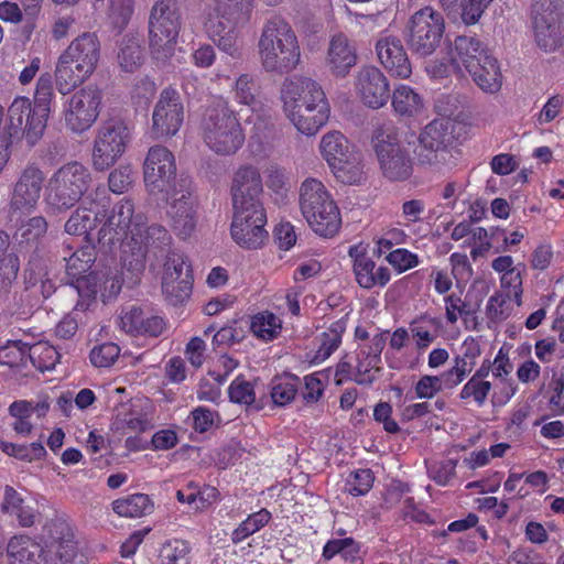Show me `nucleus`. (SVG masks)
<instances>
[{"mask_svg":"<svg viewBox=\"0 0 564 564\" xmlns=\"http://www.w3.org/2000/svg\"><path fill=\"white\" fill-rule=\"evenodd\" d=\"M122 282L115 272L90 273L80 281L79 292L87 289L88 296L100 294L104 302L115 299L121 291Z\"/></svg>","mask_w":564,"mask_h":564,"instance_id":"33","label":"nucleus"},{"mask_svg":"<svg viewBox=\"0 0 564 564\" xmlns=\"http://www.w3.org/2000/svg\"><path fill=\"white\" fill-rule=\"evenodd\" d=\"M119 326L129 335L158 337L165 329V322L161 316L152 315L140 307L132 306L122 311L119 317Z\"/></svg>","mask_w":564,"mask_h":564,"instance_id":"29","label":"nucleus"},{"mask_svg":"<svg viewBox=\"0 0 564 564\" xmlns=\"http://www.w3.org/2000/svg\"><path fill=\"white\" fill-rule=\"evenodd\" d=\"M11 564H50L56 563L44 545L26 535L14 536L8 544Z\"/></svg>","mask_w":564,"mask_h":564,"instance_id":"30","label":"nucleus"},{"mask_svg":"<svg viewBox=\"0 0 564 564\" xmlns=\"http://www.w3.org/2000/svg\"><path fill=\"white\" fill-rule=\"evenodd\" d=\"M133 138V127L121 119L102 122L96 130L91 165L97 172H105L113 166L126 153Z\"/></svg>","mask_w":564,"mask_h":564,"instance_id":"12","label":"nucleus"},{"mask_svg":"<svg viewBox=\"0 0 564 564\" xmlns=\"http://www.w3.org/2000/svg\"><path fill=\"white\" fill-rule=\"evenodd\" d=\"M181 31V15L171 0L158 1L149 20V45L156 61L165 62L175 53Z\"/></svg>","mask_w":564,"mask_h":564,"instance_id":"11","label":"nucleus"},{"mask_svg":"<svg viewBox=\"0 0 564 564\" xmlns=\"http://www.w3.org/2000/svg\"><path fill=\"white\" fill-rule=\"evenodd\" d=\"M91 174L83 163L73 161L59 166L48 178L46 203L58 212L73 207L87 192Z\"/></svg>","mask_w":564,"mask_h":564,"instance_id":"9","label":"nucleus"},{"mask_svg":"<svg viewBox=\"0 0 564 564\" xmlns=\"http://www.w3.org/2000/svg\"><path fill=\"white\" fill-rule=\"evenodd\" d=\"M120 355V348L115 343H105L95 346L90 351V361L95 367L108 368L115 364Z\"/></svg>","mask_w":564,"mask_h":564,"instance_id":"57","label":"nucleus"},{"mask_svg":"<svg viewBox=\"0 0 564 564\" xmlns=\"http://www.w3.org/2000/svg\"><path fill=\"white\" fill-rule=\"evenodd\" d=\"M373 149L383 176L390 181H405L413 171L409 150L402 144L399 129L392 123L378 128Z\"/></svg>","mask_w":564,"mask_h":564,"instance_id":"10","label":"nucleus"},{"mask_svg":"<svg viewBox=\"0 0 564 564\" xmlns=\"http://www.w3.org/2000/svg\"><path fill=\"white\" fill-rule=\"evenodd\" d=\"M376 52L381 65L391 76L409 78L412 66L402 41L394 36L381 35L376 43Z\"/></svg>","mask_w":564,"mask_h":564,"instance_id":"24","label":"nucleus"},{"mask_svg":"<svg viewBox=\"0 0 564 564\" xmlns=\"http://www.w3.org/2000/svg\"><path fill=\"white\" fill-rule=\"evenodd\" d=\"M380 360L373 357L361 356L357 351V364L355 367V381L359 384L373 382L380 371Z\"/></svg>","mask_w":564,"mask_h":564,"instance_id":"54","label":"nucleus"},{"mask_svg":"<svg viewBox=\"0 0 564 564\" xmlns=\"http://www.w3.org/2000/svg\"><path fill=\"white\" fill-rule=\"evenodd\" d=\"M66 261V272L69 276L78 280V283L83 279L82 275L86 273L96 259L95 248L91 245H86L75 252H73L68 258H64ZM80 284H78V288Z\"/></svg>","mask_w":564,"mask_h":564,"instance_id":"45","label":"nucleus"},{"mask_svg":"<svg viewBox=\"0 0 564 564\" xmlns=\"http://www.w3.org/2000/svg\"><path fill=\"white\" fill-rule=\"evenodd\" d=\"M449 140L448 122L433 120L421 131L417 145L413 152L420 165H437L446 154V145Z\"/></svg>","mask_w":564,"mask_h":564,"instance_id":"20","label":"nucleus"},{"mask_svg":"<svg viewBox=\"0 0 564 564\" xmlns=\"http://www.w3.org/2000/svg\"><path fill=\"white\" fill-rule=\"evenodd\" d=\"M189 545L184 540H170L160 550L162 564H188Z\"/></svg>","mask_w":564,"mask_h":564,"instance_id":"50","label":"nucleus"},{"mask_svg":"<svg viewBox=\"0 0 564 564\" xmlns=\"http://www.w3.org/2000/svg\"><path fill=\"white\" fill-rule=\"evenodd\" d=\"M326 66L336 77H345L357 63L356 47L343 34H334L328 43Z\"/></svg>","mask_w":564,"mask_h":564,"instance_id":"27","label":"nucleus"},{"mask_svg":"<svg viewBox=\"0 0 564 564\" xmlns=\"http://www.w3.org/2000/svg\"><path fill=\"white\" fill-rule=\"evenodd\" d=\"M229 398L232 402L249 405L254 402L256 393L252 384L238 377L229 386Z\"/></svg>","mask_w":564,"mask_h":564,"instance_id":"62","label":"nucleus"},{"mask_svg":"<svg viewBox=\"0 0 564 564\" xmlns=\"http://www.w3.org/2000/svg\"><path fill=\"white\" fill-rule=\"evenodd\" d=\"M178 180L174 154L163 145L151 147L143 161V181L148 192L152 195L167 194Z\"/></svg>","mask_w":564,"mask_h":564,"instance_id":"17","label":"nucleus"},{"mask_svg":"<svg viewBox=\"0 0 564 564\" xmlns=\"http://www.w3.org/2000/svg\"><path fill=\"white\" fill-rule=\"evenodd\" d=\"M230 194L232 206L263 204V183L258 167L251 164L240 165L234 172Z\"/></svg>","mask_w":564,"mask_h":564,"instance_id":"23","label":"nucleus"},{"mask_svg":"<svg viewBox=\"0 0 564 564\" xmlns=\"http://www.w3.org/2000/svg\"><path fill=\"white\" fill-rule=\"evenodd\" d=\"M373 485V475L370 469H358L351 474L347 481V491L355 497L366 495Z\"/></svg>","mask_w":564,"mask_h":564,"instance_id":"63","label":"nucleus"},{"mask_svg":"<svg viewBox=\"0 0 564 564\" xmlns=\"http://www.w3.org/2000/svg\"><path fill=\"white\" fill-rule=\"evenodd\" d=\"M409 44L421 56L433 54L440 46L444 31V19L431 7L414 12L408 23Z\"/></svg>","mask_w":564,"mask_h":564,"instance_id":"16","label":"nucleus"},{"mask_svg":"<svg viewBox=\"0 0 564 564\" xmlns=\"http://www.w3.org/2000/svg\"><path fill=\"white\" fill-rule=\"evenodd\" d=\"M299 204L304 219L315 234L329 238L338 232L341 226L339 208L319 180L308 177L303 181Z\"/></svg>","mask_w":564,"mask_h":564,"instance_id":"6","label":"nucleus"},{"mask_svg":"<svg viewBox=\"0 0 564 564\" xmlns=\"http://www.w3.org/2000/svg\"><path fill=\"white\" fill-rule=\"evenodd\" d=\"M54 99V91L50 74L40 76L34 94L35 108L32 117L26 123L28 142L34 144L42 135L51 111V104Z\"/></svg>","mask_w":564,"mask_h":564,"instance_id":"26","label":"nucleus"},{"mask_svg":"<svg viewBox=\"0 0 564 564\" xmlns=\"http://www.w3.org/2000/svg\"><path fill=\"white\" fill-rule=\"evenodd\" d=\"M191 267L183 254L169 253L163 267L162 291L172 302L187 299L192 291Z\"/></svg>","mask_w":564,"mask_h":564,"instance_id":"21","label":"nucleus"},{"mask_svg":"<svg viewBox=\"0 0 564 564\" xmlns=\"http://www.w3.org/2000/svg\"><path fill=\"white\" fill-rule=\"evenodd\" d=\"M281 99L286 117L305 135H314L328 121L330 107L322 86L310 77L285 79Z\"/></svg>","mask_w":564,"mask_h":564,"instance_id":"2","label":"nucleus"},{"mask_svg":"<svg viewBox=\"0 0 564 564\" xmlns=\"http://www.w3.org/2000/svg\"><path fill=\"white\" fill-rule=\"evenodd\" d=\"M47 231V221L43 216H34L23 221L15 232L21 242H35Z\"/></svg>","mask_w":564,"mask_h":564,"instance_id":"52","label":"nucleus"},{"mask_svg":"<svg viewBox=\"0 0 564 564\" xmlns=\"http://www.w3.org/2000/svg\"><path fill=\"white\" fill-rule=\"evenodd\" d=\"M135 178V171L131 163L119 164L108 176L109 189L115 194L128 192Z\"/></svg>","mask_w":564,"mask_h":564,"instance_id":"49","label":"nucleus"},{"mask_svg":"<svg viewBox=\"0 0 564 564\" xmlns=\"http://www.w3.org/2000/svg\"><path fill=\"white\" fill-rule=\"evenodd\" d=\"M105 216V205L89 200L87 197L65 223V231L69 235L88 238L98 225L104 224Z\"/></svg>","mask_w":564,"mask_h":564,"instance_id":"28","label":"nucleus"},{"mask_svg":"<svg viewBox=\"0 0 564 564\" xmlns=\"http://www.w3.org/2000/svg\"><path fill=\"white\" fill-rule=\"evenodd\" d=\"M102 91L96 85H87L74 93L64 104L65 126L74 133L87 131L98 119Z\"/></svg>","mask_w":564,"mask_h":564,"instance_id":"15","label":"nucleus"},{"mask_svg":"<svg viewBox=\"0 0 564 564\" xmlns=\"http://www.w3.org/2000/svg\"><path fill=\"white\" fill-rule=\"evenodd\" d=\"M97 235L102 242L122 241V264L135 276L143 272L148 252L151 249H163L172 240L163 226H147L144 214L135 213L134 204L128 198L116 204L110 214L106 212Z\"/></svg>","mask_w":564,"mask_h":564,"instance_id":"1","label":"nucleus"},{"mask_svg":"<svg viewBox=\"0 0 564 564\" xmlns=\"http://www.w3.org/2000/svg\"><path fill=\"white\" fill-rule=\"evenodd\" d=\"M0 509L4 516L17 521L18 525L22 528H30L34 525L40 517L39 511L28 503L11 486L4 487Z\"/></svg>","mask_w":564,"mask_h":564,"instance_id":"31","label":"nucleus"},{"mask_svg":"<svg viewBox=\"0 0 564 564\" xmlns=\"http://www.w3.org/2000/svg\"><path fill=\"white\" fill-rule=\"evenodd\" d=\"M330 170L334 176L344 184H358L365 177L362 155L357 150L350 152Z\"/></svg>","mask_w":564,"mask_h":564,"instance_id":"39","label":"nucleus"},{"mask_svg":"<svg viewBox=\"0 0 564 564\" xmlns=\"http://www.w3.org/2000/svg\"><path fill=\"white\" fill-rule=\"evenodd\" d=\"M392 107L397 113L413 117L422 112L424 100L412 87L401 84L392 93Z\"/></svg>","mask_w":564,"mask_h":564,"instance_id":"37","label":"nucleus"},{"mask_svg":"<svg viewBox=\"0 0 564 564\" xmlns=\"http://www.w3.org/2000/svg\"><path fill=\"white\" fill-rule=\"evenodd\" d=\"M118 62L122 70L132 73L144 61L142 39L138 35H127L119 44Z\"/></svg>","mask_w":564,"mask_h":564,"instance_id":"38","label":"nucleus"},{"mask_svg":"<svg viewBox=\"0 0 564 564\" xmlns=\"http://www.w3.org/2000/svg\"><path fill=\"white\" fill-rule=\"evenodd\" d=\"M28 361L40 371H48L54 369L59 359L56 348L47 341H39L29 347Z\"/></svg>","mask_w":564,"mask_h":564,"instance_id":"46","label":"nucleus"},{"mask_svg":"<svg viewBox=\"0 0 564 564\" xmlns=\"http://www.w3.org/2000/svg\"><path fill=\"white\" fill-rule=\"evenodd\" d=\"M206 147L218 155H232L245 143V132L236 112L226 101L207 108L200 124Z\"/></svg>","mask_w":564,"mask_h":564,"instance_id":"8","label":"nucleus"},{"mask_svg":"<svg viewBox=\"0 0 564 564\" xmlns=\"http://www.w3.org/2000/svg\"><path fill=\"white\" fill-rule=\"evenodd\" d=\"M113 511L126 518H140L152 512L153 503L144 494H133L112 502Z\"/></svg>","mask_w":564,"mask_h":564,"instance_id":"41","label":"nucleus"},{"mask_svg":"<svg viewBox=\"0 0 564 564\" xmlns=\"http://www.w3.org/2000/svg\"><path fill=\"white\" fill-rule=\"evenodd\" d=\"M475 366L462 358L459 355L454 357L453 366L443 372L446 388H454L474 370Z\"/></svg>","mask_w":564,"mask_h":564,"instance_id":"58","label":"nucleus"},{"mask_svg":"<svg viewBox=\"0 0 564 564\" xmlns=\"http://www.w3.org/2000/svg\"><path fill=\"white\" fill-rule=\"evenodd\" d=\"M165 202L166 220L172 231L180 239L189 238L198 223V200L194 195L192 182L180 178L165 194Z\"/></svg>","mask_w":564,"mask_h":564,"instance_id":"13","label":"nucleus"},{"mask_svg":"<svg viewBox=\"0 0 564 564\" xmlns=\"http://www.w3.org/2000/svg\"><path fill=\"white\" fill-rule=\"evenodd\" d=\"M0 448L6 454L26 462L41 459L46 454L44 446L40 442H34L29 445H18L9 442H1Z\"/></svg>","mask_w":564,"mask_h":564,"instance_id":"51","label":"nucleus"},{"mask_svg":"<svg viewBox=\"0 0 564 564\" xmlns=\"http://www.w3.org/2000/svg\"><path fill=\"white\" fill-rule=\"evenodd\" d=\"M356 150L348 139L339 131L326 132L319 142V152L329 167L339 163L346 155Z\"/></svg>","mask_w":564,"mask_h":564,"instance_id":"35","label":"nucleus"},{"mask_svg":"<svg viewBox=\"0 0 564 564\" xmlns=\"http://www.w3.org/2000/svg\"><path fill=\"white\" fill-rule=\"evenodd\" d=\"M250 330L258 339L271 341L281 334L282 319L270 311L259 312L250 319Z\"/></svg>","mask_w":564,"mask_h":564,"instance_id":"40","label":"nucleus"},{"mask_svg":"<svg viewBox=\"0 0 564 564\" xmlns=\"http://www.w3.org/2000/svg\"><path fill=\"white\" fill-rule=\"evenodd\" d=\"M445 387L443 373L441 376H422L414 386L415 395L419 399H432Z\"/></svg>","mask_w":564,"mask_h":564,"instance_id":"60","label":"nucleus"},{"mask_svg":"<svg viewBox=\"0 0 564 564\" xmlns=\"http://www.w3.org/2000/svg\"><path fill=\"white\" fill-rule=\"evenodd\" d=\"M232 209L230 234L234 241L245 249L261 248L268 239L263 204L232 206Z\"/></svg>","mask_w":564,"mask_h":564,"instance_id":"14","label":"nucleus"},{"mask_svg":"<svg viewBox=\"0 0 564 564\" xmlns=\"http://www.w3.org/2000/svg\"><path fill=\"white\" fill-rule=\"evenodd\" d=\"M444 304L446 322L451 325L456 324L460 317L471 314L469 305L456 293L445 296Z\"/></svg>","mask_w":564,"mask_h":564,"instance_id":"59","label":"nucleus"},{"mask_svg":"<svg viewBox=\"0 0 564 564\" xmlns=\"http://www.w3.org/2000/svg\"><path fill=\"white\" fill-rule=\"evenodd\" d=\"M534 39L538 46L545 52L555 51L562 43L563 33L560 18L532 20Z\"/></svg>","mask_w":564,"mask_h":564,"instance_id":"34","label":"nucleus"},{"mask_svg":"<svg viewBox=\"0 0 564 564\" xmlns=\"http://www.w3.org/2000/svg\"><path fill=\"white\" fill-rule=\"evenodd\" d=\"M386 259L399 273L415 268L420 262L416 253L403 248L391 251Z\"/></svg>","mask_w":564,"mask_h":564,"instance_id":"64","label":"nucleus"},{"mask_svg":"<svg viewBox=\"0 0 564 564\" xmlns=\"http://www.w3.org/2000/svg\"><path fill=\"white\" fill-rule=\"evenodd\" d=\"M258 54L265 72L288 74L301 61V48L293 29L283 20L273 19L262 29Z\"/></svg>","mask_w":564,"mask_h":564,"instance_id":"5","label":"nucleus"},{"mask_svg":"<svg viewBox=\"0 0 564 564\" xmlns=\"http://www.w3.org/2000/svg\"><path fill=\"white\" fill-rule=\"evenodd\" d=\"M448 56L453 69L462 76H471L475 84L485 93L495 94L501 89L502 75L498 61L478 37L457 36Z\"/></svg>","mask_w":564,"mask_h":564,"instance_id":"3","label":"nucleus"},{"mask_svg":"<svg viewBox=\"0 0 564 564\" xmlns=\"http://www.w3.org/2000/svg\"><path fill=\"white\" fill-rule=\"evenodd\" d=\"M45 174L36 163L26 164L12 185L9 200L11 217L31 214L42 196Z\"/></svg>","mask_w":564,"mask_h":564,"instance_id":"18","label":"nucleus"},{"mask_svg":"<svg viewBox=\"0 0 564 564\" xmlns=\"http://www.w3.org/2000/svg\"><path fill=\"white\" fill-rule=\"evenodd\" d=\"M31 101L26 97H17L8 109L7 124L10 139L23 131L28 139L26 123L32 117Z\"/></svg>","mask_w":564,"mask_h":564,"instance_id":"42","label":"nucleus"},{"mask_svg":"<svg viewBox=\"0 0 564 564\" xmlns=\"http://www.w3.org/2000/svg\"><path fill=\"white\" fill-rule=\"evenodd\" d=\"M271 520V513L267 509H261L248 516L231 533L234 544H239L250 535L265 527Z\"/></svg>","mask_w":564,"mask_h":564,"instance_id":"47","label":"nucleus"},{"mask_svg":"<svg viewBox=\"0 0 564 564\" xmlns=\"http://www.w3.org/2000/svg\"><path fill=\"white\" fill-rule=\"evenodd\" d=\"M357 96L372 109L383 107L390 98V85L386 75L376 66L361 67L354 82Z\"/></svg>","mask_w":564,"mask_h":564,"instance_id":"22","label":"nucleus"},{"mask_svg":"<svg viewBox=\"0 0 564 564\" xmlns=\"http://www.w3.org/2000/svg\"><path fill=\"white\" fill-rule=\"evenodd\" d=\"M29 345L21 340H10L0 347V364L9 367H25Z\"/></svg>","mask_w":564,"mask_h":564,"instance_id":"48","label":"nucleus"},{"mask_svg":"<svg viewBox=\"0 0 564 564\" xmlns=\"http://www.w3.org/2000/svg\"><path fill=\"white\" fill-rule=\"evenodd\" d=\"M184 119V108L180 94L165 88L154 106L152 113V132L155 138H170L177 133Z\"/></svg>","mask_w":564,"mask_h":564,"instance_id":"19","label":"nucleus"},{"mask_svg":"<svg viewBox=\"0 0 564 564\" xmlns=\"http://www.w3.org/2000/svg\"><path fill=\"white\" fill-rule=\"evenodd\" d=\"M492 389L490 381H480L470 378L462 388L459 398L462 400L471 399L479 408L486 403L487 397Z\"/></svg>","mask_w":564,"mask_h":564,"instance_id":"55","label":"nucleus"},{"mask_svg":"<svg viewBox=\"0 0 564 564\" xmlns=\"http://www.w3.org/2000/svg\"><path fill=\"white\" fill-rule=\"evenodd\" d=\"M232 95L234 99L238 104L251 107L253 109L257 104L256 85L253 79L247 74L240 75L232 88Z\"/></svg>","mask_w":564,"mask_h":564,"instance_id":"56","label":"nucleus"},{"mask_svg":"<svg viewBox=\"0 0 564 564\" xmlns=\"http://www.w3.org/2000/svg\"><path fill=\"white\" fill-rule=\"evenodd\" d=\"M118 431L144 432L152 427V417L141 404L132 403L129 409L123 408L116 416Z\"/></svg>","mask_w":564,"mask_h":564,"instance_id":"36","label":"nucleus"},{"mask_svg":"<svg viewBox=\"0 0 564 564\" xmlns=\"http://www.w3.org/2000/svg\"><path fill=\"white\" fill-rule=\"evenodd\" d=\"M346 329V323L343 319L334 322L321 336V344L313 361L321 364L325 361L340 345L341 336Z\"/></svg>","mask_w":564,"mask_h":564,"instance_id":"43","label":"nucleus"},{"mask_svg":"<svg viewBox=\"0 0 564 564\" xmlns=\"http://www.w3.org/2000/svg\"><path fill=\"white\" fill-rule=\"evenodd\" d=\"M100 61V42L91 32L75 37L59 54L55 70V85L62 95L69 94L95 73Z\"/></svg>","mask_w":564,"mask_h":564,"instance_id":"4","label":"nucleus"},{"mask_svg":"<svg viewBox=\"0 0 564 564\" xmlns=\"http://www.w3.org/2000/svg\"><path fill=\"white\" fill-rule=\"evenodd\" d=\"M9 412L15 419V422L13 423V430L21 435L30 434L33 426L29 421L31 415L26 400L13 402L9 408Z\"/></svg>","mask_w":564,"mask_h":564,"instance_id":"61","label":"nucleus"},{"mask_svg":"<svg viewBox=\"0 0 564 564\" xmlns=\"http://www.w3.org/2000/svg\"><path fill=\"white\" fill-rule=\"evenodd\" d=\"M300 379L293 375L276 377L271 381V399L275 405L284 406L292 402L297 393Z\"/></svg>","mask_w":564,"mask_h":564,"instance_id":"44","label":"nucleus"},{"mask_svg":"<svg viewBox=\"0 0 564 564\" xmlns=\"http://www.w3.org/2000/svg\"><path fill=\"white\" fill-rule=\"evenodd\" d=\"M40 543L56 562H67L75 552L70 527L63 518L56 517L44 525Z\"/></svg>","mask_w":564,"mask_h":564,"instance_id":"25","label":"nucleus"},{"mask_svg":"<svg viewBox=\"0 0 564 564\" xmlns=\"http://www.w3.org/2000/svg\"><path fill=\"white\" fill-rule=\"evenodd\" d=\"M354 272L358 284L364 289L384 286L390 281V271L387 267L377 265L368 256H357L354 262Z\"/></svg>","mask_w":564,"mask_h":564,"instance_id":"32","label":"nucleus"},{"mask_svg":"<svg viewBox=\"0 0 564 564\" xmlns=\"http://www.w3.org/2000/svg\"><path fill=\"white\" fill-rule=\"evenodd\" d=\"M19 269V258L13 253L0 260V299L9 293L13 282L17 280Z\"/></svg>","mask_w":564,"mask_h":564,"instance_id":"53","label":"nucleus"},{"mask_svg":"<svg viewBox=\"0 0 564 564\" xmlns=\"http://www.w3.org/2000/svg\"><path fill=\"white\" fill-rule=\"evenodd\" d=\"M251 8L250 0H215L208 13L205 29L209 39L232 57L239 55L238 29L249 21Z\"/></svg>","mask_w":564,"mask_h":564,"instance_id":"7","label":"nucleus"}]
</instances>
